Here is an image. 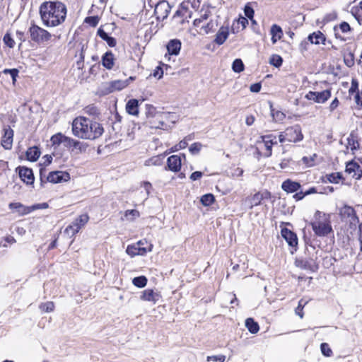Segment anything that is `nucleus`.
<instances>
[{
	"label": "nucleus",
	"mask_w": 362,
	"mask_h": 362,
	"mask_svg": "<svg viewBox=\"0 0 362 362\" xmlns=\"http://www.w3.org/2000/svg\"><path fill=\"white\" fill-rule=\"evenodd\" d=\"M163 75V71L161 67L157 66L153 71V76L156 78H160Z\"/></svg>",
	"instance_id": "69168bd1"
},
{
	"label": "nucleus",
	"mask_w": 362,
	"mask_h": 362,
	"mask_svg": "<svg viewBox=\"0 0 362 362\" xmlns=\"http://www.w3.org/2000/svg\"><path fill=\"white\" fill-rule=\"evenodd\" d=\"M269 63L278 68L282 65L283 59L279 55L273 54L269 59Z\"/></svg>",
	"instance_id": "ea45409f"
},
{
	"label": "nucleus",
	"mask_w": 362,
	"mask_h": 362,
	"mask_svg": "<svg viewBox=\"0 0 362 362\" xmlns=\"http://www.w3.org/2000/svg\"><path fill=\"white\" fill-rule=\"evenodd\" d=\"M215 201V197L212 194H206L201 197V203L206 206L211 205Z\"/></svg>",
	"instance_id": "c9c22d12"
},
{
	"label": "nucleus",
	"mask_w": 362,
	"mask_h": 362,
	"mask_svg": "<svg viewBox=\"0 0 362 362\" xmlns=\"http://www.w3.org/2000/svg\"><path fill=\"white\" fill-rule=\"evenodd\" d=\"M161 296L158 292L154 291L153 289H145L141 292L140 299L144 301L152 302L156 304L160 300Z\"/></svg>",
	"instance_id": "2eb2a0df"
},
{
	"label": "nucleus",
	"mask_w": 362,
	"mask_h": 362,
	"mask_svg": "<svg viewBox=\"0 0 362 362\" xmlns=\"http://www.w3.org/2000/svg\"><path fill=\"white\" fill-rule=\"evenodd\" d=\"M64 146L70 148L71 151H76V153H78L85 152L88 148V144L67 136L65 140Z\"/></svg>",
	"instance_id": "9d476101"
},
{
	"label": "nucleus",
	"mask_w": 362,
	"mask_h": 362,
	"mask_svg": "<svg viewBox=\"0 0 362 362\" xmlns=\"http://www.w3.org/2000/svg\"><path fill=\"white\" fill-rule=\"evenodd\" d=\"M245 69L244 64L240 59H235L232 64V69L235 73H240Z\"/></svg>",
	"instance_id": "e433bc0d"
},
{
	"label": "nucleus",
	"mask_w": 362,
	"mask_h": 362,
	"mask_svg": "<svg viewBox=\"0 0 362 362\" xmlns=\"http://www.w3.org/2000/svg\"><path fill=\"white\" fill-rule=\"evenodd\" d=\"M128 86V80H116L110 83L111 90H121Z\"/></svg>",
	"instance_id": "2f4dec72"
},
{
	"label": "nucleus",
	"mask_w": 362,
	"mask_h": 362,
	"mask_svg": "<svg viewBox=\"0 0 362 362\" xmlns=\"http://www.w3.org/2000/svg\"><path fill=\"white\" fill-rule=\"evenodd\" d=\"M244 13L247 18L252 20L254 17V9L247 4L244 8Z\"/></svg>",
	"instance_id": "603ef678"
},
{
	"label": "nucleus",
	"mask_w": 362,
	"mask_h": 362,
	"mask_svg": "<svg viewBox=\"0 0 362 362\" xmlns=\"http://www.w3.org/2000/svg\"><path fill=\"white\" fill-rule=\"evenodd\" d=\"M47 175H46V170L43 168H40V185L42 186L44 183L47 182L48 181H45L46 177Z\"/></svg>",
	"instance_id": "e2e57ef3"
},
{
	"label": "nucleus",
	"mask_w": 362,
	"mask_h": 362,
	"mask_svg": "<svg viewBox=\"0 0 362 362\" xmlns=\"http://www.w3.org/2000/svg\"><path fill=\"white\" fill-rule=\"evenodd\" d=\"M89 119L84 117L76 118L72 123V132L75 136L88 139Z\"/></svg>",
	"instance_id": "20e7f679"
},
{
	"label": "nucleus",
	"mask_w": 362,
	"mask_h": 362,
	"mask_svg": "<svg viewBox=\"0 0 362 362\" xmlns=\"http://www.w3.org/2000/svg\"><path fill=\"white\" fill-rule=\"evenodd\" d=\"M310 224L315 234L317 236L325 237L333 232L330 214L316 211L314 220Z\"/></svg>",
	"instance_id": "f03ea898"
},
{
	"label": "nucleus",
	"mask_w": 362,
	"mask_h": 362,
	"mask_svg": "<svg viewBox=\"0 0 362 362\" xmlns=\"http://www.w3.org/2000/svg\"><path fill=\"white\" fill-rule=\"evenodd\" d=\"M286 136H287V141L296 143L300 141L303 139L300 125H294L286 129Z\"/></svg>",
	"instance_id": "423d86ee"
},
{
	"label": "nucleus",
	"mask_w": 362,
	"mask_h": 362,
	"mask_svg": "<svg viewBox=\"0 0 362 362\" xmlns=\"http://www.w3.org/2000/svg\"><path fill=\"white\" fill-rule=\"evenodd\" d=\"M3 40L5 45H6L10 48H13L15 45V42L13 39L12 38L11 35L8 33H6L4 36Z\"/></svg>",
	"instance_id": "49530a36"
},
{
	"label": "nucleus",
	"mask_w": 362,
	"mask_h": 362,
	"mask_svg": "<svg viewBox=\"0 0 362 362\" xmlns=\"http://www.w3.org/2000/svg\"><path fill=\"white\" fill-rule=\"evenodd\" d=\"M69 179L70 175L67 172L52 171L49 173L46 177L45 181L56 184L62 182H66L69 180Z\"/></svg>",
	"instance_id": "9b49d317"
},
{
	"label": "nucleus",
	"mask_w": 362,
	"mask_h": 362,
	"mask_svg": "<svg viewBox=\"0 0 362 362\" xmlns=\"http://www.w3.org/2000/svg\"><path fill=\"white\" fill-rule=\"evenodd\" d=\"M97 33L100 37L105 40L110 47H114L116 46L117 42L115 38L109 36L108 34L102 28H100L98 30Z\"/></svg>",
	"instance_id": "a878e982"
},
{
	"label": "nucleus",
	"mask_w": 362,
	"mask_h": 362,
	"mask_svg": "<svg viewBox=\"0 0 362 362\" xmlns=\"http://www.w3.org/2000/svg\"><path fill=\"white\" fill-rule=\"evenodd\" d=\"M339 216L342 220L349 221L351 223L358 222L356 211L352 206L344 205L339 209Z\"/></svg>",
	"instance_id": "0eeeda50"
},
{
	"label": "nucleus",
	"mask_w": 362,
	"mask_h": 362,
	"mask_svg": "<svg viewBox=\"0 0 362 362\" xmlns=\"http://www.w3.org/2000/svg\"><path fill=\"white\" fill-rule=\"evenodd\" d=\"M146 115L148 119H159V125H152V128L163 129L165 122L164 119H169L172 115L169 112H160L156 111V108L150 104L146 105Z\"/></svg>",
	"instance_id": "39448f33"
},
{
	"label": "nucleus",
	"mask_w": 362,
	"mask_h": 362,
	"mask_svg": "<svg viewBox=\"0 0 362 362\" xmlns=\"http://www.w3.org/2000/svg\"><path fill=\"white\" fill-rule=\"evenodd\" d=\"M320 349L322 354L325 356H330L332 354V351L327 343L321 344Z\"/></svg>",
	"instance_id": "09e8293b"
},
{
	"label": "nucleus",
	"mask_w": 362,
	"mask_h": 362,
	"mask_svg": "<svg viewBox=\"0 0 362 362\" xmlns=\"http://www.w3.org/2000/svg\"><path fill=\"white\" fill-rule=\"evenodd\" d=\"M307 39L311 44L319 45L322 43L325 45V37L320 31L310 34Z\"/></svg>",
	"instance_id": "5701e85b"
},
{
	"label": "nucleus",
	"mask_w": 362,
	"mask_h": 362,
	"mask_svg": "<svg viewBox=\"0 0 362 362\" xmlns=\"http://www.w3.org/2000/svg\"><path fill=\"white\" fill-rule=\"evenodd\" d=\"M243 174V170L240 168H235L233 170V172L231 173V176L233 177H241Z\"/></svg>",
	"instance_id": "0e129e2a"
},
{
	"label": "nucleus",
	"mask_w": 362,
	"mask_h": 362,
	"mask_svg": "<svg viewBox=\"0 0 362 362\" xmlns=\"http://www.w3.org/2000/svg\"><path fill=\"white\" fill-rule=\"evenodd\" d=\"M306 302L301 299L299 300L298 305L296 309V314L298 315L300 318H303V313L302 312V310Z\"/></svg>",
	"instance_id": "5fc2aeb1"
},
{
	"label": "nucleus",
	"mask_w": 362,
	"mask_h": 362,
	"mask_svg": "<svg viewBox=\"0 0 362 362\" xmlns=\"http://www.w3.org/2000/svg\"><path fill=\"white\" fill-rule=\"evenodd\" d=\"M281 236L285 239L289 246L294 247L298 245V238L296 234L291 230L284 228L281 230Z\"/></svg>",
	"instance_id": "dca6fc26"
},
{
	"label": "nucleus",
	"mask_w": 362,
	"mask_h": 362,
	"mask_svg": "<svg viewBox=\"0 0 362 362\" xmlns=\"http://www.w3.org/2000/svg\"><path fill=\"white\" fill-rule=\"evenodd\" d=\"M344 63L348 67H351L354 64V54L352 52H349L344 57Z\"/></svg>",
	"instance_id": "c03bdc74"
},
{
	"label": "nucleus",
	"mask_w": 362,
	"mask_h": 362,
	"mask_svg": "<svg viewBox=\"0 0 362 362\" xmlns=\"http://www.w3.org/2000/svg\"><path fill=\"white\" fill-rule=\"evenodd\" d=\"M88 139L93 140L99 138L104 132V129L100 123L89 119Z\"/></svg>",
	"instance_id": "f8f14e48"
},
{
	"label": "nucleus",
	"mask_w": 362,
	"mask_h": 362,
	"mask_svg": "<svg viewBox=\"0 0 362 362\" xmlns=\"http://www.w3.org/2000/svg\"><path fill=\"white\" fill-rule=\"evenodd\" d=\"M19 176L21 180L27 185H32L34 182L35 177L33 170L27 167H18Z\"/></svg>",
	"instance_id": "4468645a"
},
{
	"label": "nucleus",
	"mask_w": 362,
	"mask_h": 362,
	"mask_svg": "<svg viewBox=\"0 0 362 362\" xmlns=\"http://www.w3.org/2000/svg\"><path fill=\"white\" fill-rule=\"evenodd\" d=\"M338 28L339 30H341L344 33H348V32L351 31V30L349 24L346 22L341 23L339 25Z\"/></svg>",
	"instance_id": "4d7b16f0"
},
{
	"label": "nucleus",
	"mask_w": 362,
	"mask_h": 362,
	"mask_svg": "<svg viewBox=\"0 0 362 362\" xmlns=\"http://www.w3.org/2000/svg\"><path fill=\"white\" fill-rule=\"evenodd\" d=\"M281 188L288 193H293L297 192L300 188V184L288 179L283 182Z\"/></svg>",
	"instance_id": "a211bd4d"
},
{
	"label": "nucleus",
	"mask_w": 362,
	"mask_h": 362,
	"mask_svg": "<svg viewBox=\"0 0 362 362\" xmlns=\"http://www.w3.org/2000/svg\"><path fill=\"white\" fill-rule=\"evenodd\" d=\"M331 97V90H325L321 92L309 91L305 95V98L309 100H313L317 103H324Z\"/></svg>",
	"instance_id": "6e6552de"
},
{
	"label": "nucleus",
	"mask_w": 362,
	"mask_h": 362,
	"mask_svg": "<svg viewBox=\"0 0 362 362\" xmlns=\"http://www.w3.org/2000/svg\"><path fill=\"white\" fill-rule=\"evenodd\" d=\"M360 168L359 165L354 161L349 162L346 165V172L349 174L354 173L352 175L353 177H355L356 175V171L358 170Z\"/></svg>",
	"instance_id": "4c0bfd02"
},
{
	"label": "nucleus",
	"mask_w": 362,
	"mask_h": 362,
	"mask_svg": "<svg viewBox=\"0 0 362 362\" xmlns=\"http://www.w3.org/2000/svg\"><path fill=\"white\" fill-rule=\"evenodd\" d=\"M66 5L59 1H47L42 3L39 13L42 23L46 27H57L62 24L66 18Z\"/></svg>",
	"instance_id": "f257e3e1"
},
{
	"label": "nucleus",
	"mask_w": 362,
	"mask_h": 362,
	"mask_svg": "<svg viewBox=\"0 0 362 362\" xmlns=\"http://www.w3.org/2000/svg\"><path fill=\"white\" fill-rule=\"evenodd\" d=\"M269 195L268 192H265L264 193H256L255 194L252 198L250 199V208H253L254 206H258L261 204L262 201L264 198H267Z\"/></svg>",
	"instance_id": "bb28decb"
},
{
	"label": "nucleus",
	"mask_w": 362,
	"mask_h": 362,
	"mask_svg": "<svg viewBox=\"0 0 362 362\" xmlns=\"http://www.w3.org/2000/svg\"><path fill=\"white\" fill-rule=\"evenodd\" d=\"M188 13V10L185 8H179L173 15V18H175L177 17H184L186 16V14Z\"/></svg>",
	"instance_id": "052dcab7"
},
{
	"label": "nucleus",
	"mask_w": 362,
	"mask_h": 362,
	"mask_svg": "<svg viewBox=\"0 0 362 362\" xmlns=\"http://www.w3.org/2000/svg\"><path fill=\"white\" fill-rule=\"evenodd\" d=\"M316 156V154H313V156L310 157L304 156L302 158V161L308 167L313 166L314 165L315 158Z\"/></svg>",
	"instance_id": "864d4df0"
},
{
	"label": "nucleus",
	"mask_w": 362,
	"mask_h": 362,
	"mask_svg": "<svg viewBox=\"0 0 362 362\" xmlns=\"http://www.w3.org/2000/svg\"><path fill=\"white\" fill-rule=\"evenodd\" d=\"M39 308L41 311L45 313H50L52 312L54 309V304L52 301H47L46 303H42L40 305Z\"/></svg>",
	"instance_id": "58836bf2"
},
{
	"label": "nucleus",
	"mask_w": 362,
	"mask_h": 362,
	"mask_svg": "<svg viewBox=\"0 0 362 362\" xmlns=\"http://www.w3.org/2000/svg\"><path fill=\"white\" fill-rule=\"evenodd\" d=\"M171 6L166 1H161L155 7L154 13L158 20L163 21L167 18L170 12Z\"/></svg>",
	"instance_id": "1a4fd4ad"
},
{
	"label": "nucleus",
	"mask_w": 362,
	"mask_h": 362,
	"mask_svg": "<svg viewBox=\"0 0 362 362\" xmlns=\"http://www.w3.org/2000/svg\"><path fill=\"white\" fill-rule=\"evenodd\" d=\"M4 134L1 138V145L6 150H10L13 145V130L7 127L4 129Z\"/></svg>",
	"instance_id": "ddd939ff"
},
{
	"label": "nucleus",
	"mask_w": 362,
	"mask_h": 362,
	"mask_svg": "<svg viewBox=\"0 0 362 362\" xmlns=\"http://www.w3.org/2000/svg\"><path fill=\"white\" fill-rule=\"evenodd\" d=\"M264 142L266 149L269 151V155L272 154V148L274 144H277L276 137L272 134L264 135L262 136Z\"/></svg>",
	"instance_id": "cd10ccee"
},
{
	"label": "nucleus",
	"mask_w": 362,
	"mask_h": 362,
	"mask_svg": "<svg viewBox=\"0 0 362 362\" xmlns=\"http://www.w3.org/2000/svg\"><path fill=\"white\" fill-rule=\"evenodd\" d=\"M225 360H226V356L224 355L207 356V361H213L224 362Z\"/></svg>",
	"instance_id": "13d9d810"
},
{
	"label": "nucleus",
	"mask_w": 362,
	"mask_h": 362,
	"mask_svg": "<svg viewBox=\"0 0 362 362\" xmlns=\"http://www.w3.org/2000/svg\"><path fill=\"white\" fill-rule=\"evenodd\" d=\"M66 136L62 134V133H57L54 135H53L51 137V141L52 143L53 146H59L61 144H64L65 146V140L66 139Z\"/></svg>",
	"instance_id": "473e14b6"
},
{
	"label": "nucleus",
	"mask_w": 362,
	"mask_h": 362,
	"mask_svg": "<svg viewBox=\"0 0 362 362\" xmlns=\"http://www.w3.org/2000/svg\"><path fill=\"white\" fill-rule=\"evenodd\" d=\"M25 155L28 160L34 162L39 158L40 156V151L37 146L30 147L26 151Z\"/></svg>",
	"instance_id": "c85d7f7f"
},
{
	"label": "nucleus",
	"mask_w": 362,
	"mask_h": 362,
	"mask_svg": "<svg viewBox=\"0 0 362 362\" xmlns=\"http://www.w3.org/2000/svg\"><path fill=\"white\" fill-rule=\"evenodd\" d=\"M85 22L93 27H95L99 23V18L98 16H88L85 19Z\"/></svg>",
	"instance_id": "8fccbe9b"
},
{
	"label": "nucleus",
	"mask_w": 362,
	"mask_h": 362,
	"mask_svg": "<svg viewBox=\"0 0 362 362\" xmlns=\"http://www.w3.org/2000/svg\"><path fill=\"white\" fill-rule=\"evenodd\" d=\"M261 88H262V85L260 83H255L250 86V90L251 92L258 93L260 91Z\"/></svg>",
	"instance_id": "338daca9"
},
{
	"label": "nucleus",
	"mask_w": 362,
	"mask_h": 362,
	"mask_svg": "<svg viewBox=\"0 0 362 362\" xmlns=\"http://www.w3.org/2000/svg\"><path fill=\"white\" fill-rule=\"evenodd\" d=\"M89 216L88 214H84L80 215L78 218H76L72 223L75 227H79V230L84 226L88 221Z\"/></svg>",
	"instance_id": "7c9ffc66"
},
{
	"label": "nucleus",
	"mask_w": 362,
	"mask_h": 362,
	"mask_svg": "<svg viewBox=\"0 0 362 362\" xmlns=\"http://www.w3.org/2000/svg\"><path fill=\"white\" fill-rule=\"evenodd\" d=\"M182 165V160L180 156L173 155L168 158L167 166L168 170L173 172L180 171Z\"/></svg>",
	"instance_id": "f3484780"
},
{
	"label": "nucleus",
	"mask_w": 362,
	"mask_h": 362,
	"mask_svg": "<svg viewBox=\"0 0 362 362\" xmlns=\"http://www.w3.org/2000/svg\"><path fill=\"white\" fill-rule=\"evenodd\" d=\"M327 180L332 183H339L343 177L341 173H333L327 175Z\"/></svg>",
	"instance_id": "a19ab883"
},
{
	"label": "nucleus",
	"mask_w": 362,
	"mask_h": 362,
	"mask_svg": "<svg viewBox=\"0 0 362 362\" xmlns=\"http://www.w3.org/2000/svg\"><path fill=\"white\" fill-rule=\"evenodd\" d=\"M245 326L252 334H256L259 329V326L252 318H247L245 320Z\"/></svg>",
	"instance_id": "c756f323"
},
{
	"label": "nucleus",
	"mask_w": 362,
	"mask_h": 362,
	"mask_svg": "<svg viewBox=\"0 0 362 362\" xmlns=\"http://www.w3.org/2000/svg\"><path fill=\"white\" fill-rule=\"evenodd\" d=\"M181 49V42L179 40L174 39L169 41L167 45V50L170 55H177Z\"/></svg>",
	"instance_id": "6ab92c4d"
},
{
	"label": "nucleus",
	"mask_w": 362,
	"mask_h": 362,
	"mask_svg": "<svg viewBox=\"0 0 362 362\" xmlns=\"http://www.w3.org/2000/svg\"><path fill=\"white\" fill-rule=\"evenodd\" d=\"M272 115L274 119H275L276 121H281L286 117L285 115L281 111H276L275 112H272Z\"/></svg>",
	"instance_id": "bf43d9fd"
},
{
	"label": "nucleus",
	"mask_w": 362,
	"mask_h": 362,
	"mask_svg": "<svg viewBox=\"0 0 362 362\" xmlns=\"http://www.w3.org/2000/svg\"><path fill=\"white\" fill-rule=\"evenodd\" d=\"M270 34L272 35V42L273 44H275L277 40L281 39L283 36V30L279 25L274 24L271 27Z\"/></svg>",
	"instance_id": "393cba45"
},
{
	"label": "nucleus",
	"mask_w": 362,
	"mask_h": 362,
	"mask_svg": "<svg viewBox=\"0 0 362 362\" xmlns=\"http://www.w3.org/2000/svg\"><path fill=\"white\" fill-rule=\"evenodd\" d=\"M126 110L129 115H138L139 114V100L131 99L126 104Z\"/></svg>",
	"instance_id": "b1692460"
},
{
	"label": "nucleus",
	"mask_w": 362,
	"mask_h": 362,
	"mask_svg": "<svg viewBox=\"0 0 362 362\" xmlns=\"http://www.w3.org/2000/svg\"><path fill=\"white\" fill-rule=\"evenodd\" d=\"M358 92H359V90H358V82L357 79L352 78L351 84V87H350V88L349 90V94H353L354 93H357Z\"/></svg>",
	"instance_id": "3c124183"
},
{
	"label": "nucleus",
	"mask_w": 362,
	"mask_h": 362,
	"mask_svg": "<svg viewBox=\"0 0 362 362\" xmlns=\"http://www.w3.org/2000/svg\"><path fill=\"white\" fill-rule=\"evenodd\" d=\"M228 28L222 26L216 33L214 42L218 45H223L228 38Z\"/></svg>",
	"instance_id": "aec40b11"
},
{
	"label": "nucleus",
	"mask_w": 362,
	"mask_h": 362,
	"mask_svg": "<svg viewBox=\"0 0 362 362\" xmlns=\"http://www.w3.org/2000/svg\"><path fill=\"white\" fill-rule=\"evenodd\" d=\"M187 145H188V143L186 141V139H182L177 144H176L175 146V151H178L180 149H184L187 146Z\"/></svg>",
	"instance_id": "680f3d73"
},
{
	"label": "nucleus",
	"mask_w": 362,
	"mask_h": 362,
	"mask_svg": "<svg viewBox=\"0 0 362 362\" xmlns=\"http://www.w3.org/2000/svg\"><path fill=\"white\" fill-rule=\"evenodd\" d=\"M8 207L11 210H16L21 214H26L29 211L27 208L19 202H12L8 204Z\"/></svg>",
	"instance_id": "72a5a7b5"
},
{
	"label": "nucleus",
	"mask_w": 362,
	"mask_h": 362,
	"mask_svg": "<svg viewBox=\"0 0 362 362\" xmlns=\"http://www.w3.org/2000/svg\"><path fill=\"white\" fill-rule=\"evenodd\" d=\"M126 252L131 257L144 255L146 253V249L136 245H129L127 247Z\"/></svg>",
	"instance_id": "4be33fe9"
},
{
	"label": "nucleus",
	"mask_w": 362,
	"mask_h": 362,
	"mask_svg": "<svg viewBox=\"0 0 362 362\" xmlns=\"http://www.w3.org/2000/svg\"><path fill=\"white\" fill-rule=\"evenodd\" d=\"M202 145L201 143L195 142L190 146V147L189 148V152L192 154H197L199 153V151L202 148Z\"/></svg>",
	"instance_id": "de8ad7c7"
},
{
	"label": "nucleus",
	"mask_w": 362,
	"mask_h": 362,
	"mask_svg": "<svg viewBox=\"0 0 362 362\" xmlns=\"http://www.w3.org/2000/svg\"><path fill=\"white\" fill-rule=\"evenodd\" d=\"M30 38L32 41L37 44H42L50 40L52 35L47 30L35 25L34 23H31L28 29Z\"/></svg>",
	"instance_id": "7ed1b4c3"
},
{
	"label": "nucleus",
	"mask_w": 362,
	"mask_h": 362,
	"mask_svg": "<svg viewBox=\"0 0 362 362\" xmlns=\"http://www.w3.org/2000/svg\"><path fill=\"white\" fill-rule=\"evenodd\" d=\"M294 164L295 162L291 158H284L280 163L279 165L281 169H286L288 168L293 169V165Z\"/></svg>",
	"instance_id": "37998d69"
},
{
	"label": "nucleus",
	"mask_w": 362,
	"mask_h": 362,
	"mask_svg": "<svg viewBox=\"0 0 362 362\" xmlns=\"http://www.w3.org/2000/svg\"><path fill=\"white\" fill-rule=\"evenodd\" d=\"M102 64L107 69H112L113 68L115 64V57L111 51H108L103 55Z\"/></svg>",
	"instance_id": "412c9836"
},
{
	"label": "nucleus",
	"mask_w": 362,
	"mask_h": 362,
	"mask_svg": "<svg viewBox=\"0 0 362 362\" xmlns=\"http://www.w3.org/2000/svg\"><path fill=\"white\" fill-rule=\"evenodd\" d=\"M84 49H85V45H82L81 48L80 59L76 62L78 69H82L83 66L84 57H85L84 54H83Z\"/></svg>",
	"instance_id": "6e6d98bb"
},
{
	"label": "nucleus",
	"mask_w": 362,
	"mask_h": 362,
	"mask_svg": "<svg viewBox=\"0 0 362 362\" xmlns=\"http://www.w3.org/2000/svg\"><path fill=\"white\" fill-rule=\"evenodd\" d=\"M79 231V227H75L74 225H69L64 230V233L68 236L72 237Z\"/></svg>",
	"instance_id": "79ce46f5"
},
{
	"label": "nucleus",
	"mask_w": 362,
	"mask_h": 362,
	"mask_svg": "<svg viewBox=\"0 0 362 362\" xmlns=\"http://www.w3.org/2000/svg\"><path fill=\"white\" fill-rule=\"evenodd\" d=\"M124 216L128 218L130 221L134 220L136 218L139 217L140 214L139 211L136 209L127 210Z\"/></svg>",
	"instance_id": "a18cd8bd"
},
{
	"label": "nucleus",
	"mask_w": 362,
	"mask_h": 362,
	"mask_svg": "<svg viewBox=\"0 0 362 362\" xmlns=\"http://www.w3.org/2000/svg\"><path fill=\"white\" fill-rule=\"evenodd\" d=\"M355 101L358 106L362 107V90L356 93Z\"/></svg>",
	"instance_id": "774afa93"
},
{
	"label": "nucleus",
	"mask_w": 362,
	"mask_h": 362,
	"mask_svg": "<svg viewBox=\"0 0 362 362\" xmlns=\"http://www.w3.org/2000/svg\"><path fill=\"white\" fill-rule=\"evenodd\" d=\"M148 279L145 276L135 277L132 280L133 284L138 288H144L146 286Z\"/></svg>",
	"instance_id": "f704fd0d"
}]
</instances>
